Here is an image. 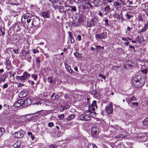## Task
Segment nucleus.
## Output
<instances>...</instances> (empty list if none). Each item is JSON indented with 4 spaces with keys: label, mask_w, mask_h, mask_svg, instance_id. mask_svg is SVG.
Wrapping results in <instances>:
<instances>
[{
    "label": "nucleus",
    "mask_w": 148,
    "mask_h": 148,
    "mask_svg": "<svg viewBox=\"0 0 148 148\" xmlns=\"http://www.w3.org/2000/svg\"><path fill=\"white\" fill-rule=\"evenodd\" d=\"M145 82V79L141 75H137L134 78L133 83L136 87L138 88L142 86Z\"/></svg>",
    "instance_id": "1"
},
{
    "label": "nucleus",
    "mask_w": 148,
    "mask_h": 148,
    "mask_svg": "<svg viewBox=\"0 0 148 148\" xmlns=\"http://www.w3.org/2000/svg\"><path fill=\"white\" fill-rule=\"evenodd\" d=\"M30 77V75L27 72H25L23 74V75L21 76L17 75L16 76V79L18 81H20L21 82H24V81Z\"/></svg>",
    "instance_id": "2"
},
{
    "label": "nucleus",
    "mask_w": 148,
    "mask_h": 148,
    "mask_svg": "<svg viewBox=\"0 0 148 148\" xmlns=\"http://www.w3.org/2000/svg\"><path fill=\"white\" fill-rule=\"evenodd\" d=\"M106 111L108 114H110L112 113L113 111L112 107V103H110L108 104L106 107Z\"/></svg>",
    "instance_id": "3"
},
{
    "label": "nucleus",
    "mask_w": 148,
    "mask_h": 148,
    "mask_svg": "<svg viewBox=\"0 0 148 148\" xmlns=\"http://www.w3.org/2000/svg\"><path fill=\"white\" fill-rule=\"evenodd\" d=\"M91 132L92 135L94 137H95L98 136L99 130L96 127H92Z\"/></svg>",
    "instance_id": "4"
},
{
    "label": "nucleus",
    "mask_w": 148,
    "mask_h": 148,
    "mask_svg": "<svg viewBox=\"0 0 148 148\" xmlns=\"http://www.w3.org/2000/svg\"><path fill=\"white\" fill-rule=\"evenodd\" d=\"M22 131H18L15 132L13 134V136L15 138H20L24 136Z\"/></svg>",
    "instance_id": "5"
},
{
    "label": "nucleus",
    "mask_w": 148,
    "mask_h": 148,
    "mask_svg": "<svg viewBox=\"0 0 148 148\" xmlns=\"http://www.w3.org/2000/svg\"><path fill=\"white\" fill-rule=\"evenodd\" d=\"M90 116L86 114H82L80 116V119L84 121H88L90 119Z\"/></svg>",
    "instance_id": "6"
},
{
    "label": "nucleus",
    "mask_w": 148,
    "mask_h": 148,
    "mask_svg": "<svg viewBox=\"0 0 148 148\" xmlns=\"http://www.w3.org/2000/svg\"><path fill=\"white\" fill-rule=\"evenodd\" d=\"M24 107H27L30 105L32 103V101L30 99L28 98L24 100Z\"/></svg>",
    "instance_id": "7"
},
{
    "label": "nucleus",
    "mask_w": 148,
    "mask_h": 148,
    "mask_svg": "<svg viewBox=\"0 0 148 148\" xmlns=\"http://www.w3.org/2000/svg\"><path fill=\"white\" fill-rule=\"evenodd\" d=\"M22 59L23 60H25L27 55L29 54V51H26L25 50H23L22 51Z\"/></svg>",
    "instance_id": "8"
},
{
    "label": "nucleus",
    "mask_w": 148,
    "mask_h": 148,
    "mask_svg": "<svg viewBox=\"0 0 148 148\" xmlns=\"http://www.w3.org/2000/svg\"><path fill=\"white\" fill-rule=\"evenodd\" d=\"M64 65L67 71L70 73H71L73 72V70L71 69L70 66L65 62H64Z\"/></svg>",
    "instance_id": "9"
},
{
    "label": "nucleus",
    "mask_w": 148,
    "mask_h": 148,
    "mask_svg": "<svg viewBox=\"0 0 148 148\" xmlns=\"http://www.w3.org/2000/svg\"><path fill=\"white\" fill-rule=\"evenodd\" d=\"M126 101L128 103L129 105H130V103L133 101H136V99L134 96H132L131 98L129 99H127Z\"/></svg>",
    "instance_id": "10"
},
{
    "label": "nucleus",
    "mask_w": 148,
    "mask_h": 148,
    "mask_svg": "<svg viewBox=\"0 0 148 148\" xmlns=\"http://www.w3.org/2000/svg\"><path fill=\"white\" fill-rule=\"evenodd\" d=\"M42 16L46 18H49L50 17V15L48 12H44L41 13Z\"/></svg>",
    "instance_id": "11"
},
{
    "label": "nucleus",
    "mask_w": 148,
    "mask_h": 148,
    "mask_svg": "<svg viewBox=\"0 0 148 148\" xmlns=\"http://www.w3.org/2000/svg\"><path fill=\"white\" fill-rule=\"evenodd\" d=\"M127 135H123L121 134L115 137V138H120V140H121L123 138H125L127 136Z\"/></svg>",
    "instance_id": "12"
},
{
    "label": "nucleus",
    "mask_w": 148,
    "mask_h": 148,
    "mask_svg": "<svg viewBox=\"0 0 148 148\" xmlns=\"http://www.w3.org/2000/svg\"><path fill=\"white\" fill-rule=\"evenodd\" d=\"M7 78V75L6 74H3L0 75V81L1 82H4Z\"/></svg>",
    "instance_id": "13"
},
{
    "label": "nucleus",
    "mask_w": 148,
    "mask_h": 148,
    "mask_svg": "<svg viewBox=\"0 0 148 148\" xmlns=\"http://www.w3.org/2000/svg\"><path fill=\"white\" fill-rule=\"evenodd\" d=\"M148 27V22H147L145 25L144 28L140 31V32H143L146 31Z\"/></svg>",
    "instance_id": "14"
},
{
    "label": "nucleus",
    "mask_w": 148,
    "mask_h": 148,
    "mask_svg": "<svg viewBox=\"0 0 148 148\" xmlns=\"http://www.w3.org/2000/svg\"><path fill=\"white\" fill-rule=\"evenodd\" d=\"M75 116L74 115H73V114L69 116H68L66 118V119L67 121H71V120H72L74 118Z\"/></svg>",
    "instance_id": "15"
},
{
    "label": "nucleus",
    "mask_w": 148,
    "mask_h": 148,
    "mask_svg": "<svg viewBox=\"0 0 148 148\" xmlns=\"http://www.w3.org/2000/svg\"><path fill=\"white\" fill-rule=\"evenodd\" d=\"M18 103L20 105V106H21L22 105V106L24 107V100L23 99H21L20 100H18L17 101Z\"/></svg>",
    "instance_id": "16"
},
{
    "label": "nucleus",
    "mask_w": 148,
    "mask_h": 148,
    "mask_svg": "<svg viewBox=\"0 0 148 148\" xmlns=\"http://www.w3.org/2000/svg\"><path fill=\"white\" fill-rule=\"evenodd\" d=\"M97 21V19L96 18H94L93 19L91 20V23H92L94 25V26H95L96 24V23Z\"/></svg>",
    "instance_id": "17"
},
{
    "label": "nucleus",
    "mask_w": 148,
    "mask_h": 148,
    "mask_svg": "<svg viewBox=\"0 0 148 148\" xmlns=\"http://www.w3.org/2000/svg\"><path fill=\"white\" fill-rule=\"evenodd\" d=\"M74 55L76 57L78 58H82V54L77 52L74 53Z\"/></svg>",
    "instance_id": "18"
},
{
    "label": "nucleus",
    "mask_w": 148,
    "mask_h": 148,
    "mask_svg": "<svg viewBox=\"0 0 148 148\" xmlns=\"http://www.w3.org/2000/svg\"><path fill=\"white\" fill-rule=\"evenodd\" d=\"M88 148H97V146L95 144H89L88 145Z\"/></svg>",
    "instance_id": "19"
},
{
    "label": "nucleus",
    "mask_w": 148,
    "mask_h": 148,
    "mask_svg": "<svg viewBox=\"0 0 148 148\" xmlns=\"http://www.w3.org/2000/svg\"><path fill=\"white\" fill-rule=\"evenodd\" d=\"M21 143L18 141H16L13 145L14 147L15 148L18 147L20 145Z\"/></svg>",
    "instance_id": "20"
},
{
    "label": "nucleus",
    "mask_w": 148,
    "mask_h": 148,
    "mask_svg": "<svg viewBox=\"0 0 148 148\" xmlns=\"http://www.w3.org/2000/svg\"><path fill=\"white\" fill-rule=\"evenodd\" d=\"M87 26L89 27H91L93 26H94V25L92 23H91V21H88L87 23Z\"/></svg>",
    "instance_id": "21"
},
{
    "label": "nucleus",
    "mask_w": 148,
    "mask_h": 148,
    "mask_svg": "<svg viewBox=\"0 0 148 148\" xmlns=\"http://www.w3.org/2000/svg\"><path fill=\"white\" fill-rule=\"evenodd\" d=\"M113 4L114 6H122L121 3H119L117 2H115L113 3Z\"/></svg>",
    "instance_id": "22"
},
{
    "label": "nucleus",
    "mask_w": 148,
    "mask_h": 148,
    "mask_svg": "<svg viewBox=\"0 0 148 148\" xmlns=\"http://www.w3.org/2000/svg\"><path fill=\"white\" fill-rule=\"evenodd\" d=\"M100 39H104L107 35V34L106 33H103L100 34Z\"/></svg>",
    "instance_id": "23"
},
{
    "label": "nucleus",
    "mask_w": 148,
    "mask_h": 148,
    "mask_svg": "<svg viewBox=\"0 0 148 148\" xmlns=\"http://www.w3.org/2000/svg\"><path fill=\"white\" fill-rule=\"evenodd\" d=\"M31 56L30 55V53L27 55L26 58L25 59L27 60L29 62H30L31 61Z\"/></svg>",
    "instance_id": "24"
},
{
    "label": "nucleus",
    "mask_w": 148,
    "mask_h": 148,
    "mask_svg": "<svg viewBox=\"0 0 148 148\" xmlns=\"http://www.w3.org/2000/svg\"><path fill=\"white\" fill-rule=\"evenodd\" d=\"M42 113V115H46L48 114H49L50 113V112L49 111H43Z\"/></svg>",
    "instance_id": "25"
},
{
    "label": "nucleus",
    "mask_w": 148,
    "mask_h": 148,
    "mask_svg": "<svg viewBox=\"0 0 148 148\" xmlns=\"http://www.w3.org/2000/svg\"><path fill=\"white\" fill-rule=\"evenodd\" d=\"M58 117L60 120H62L64 118V116L63 114H60L58 116Z\"/></svg>",
    "instance_id": "26"
},
{
    "label": "nucleus",
    "mask_w": 148,
    "mask_h": 148,
    "mask_svg": "<svg viewBox=\"0 0 148 148\" xmlns=\"http://www.w3.org/2000/svg\"><path fill=\"white\" fill-rule=\"evenodd\" d=\"M47 80L51 84L53 83L54 81L52 79V77H49L47 78Z\"/></svg>",
    "instance_id": "27"
},
{
    "label": "nucleus",
    "mask_w": 148,
    "mask_h": 148,
    "mask_svg": "<svg viewBox=\"0 0 148 148\" xmlns=\"http://www.w3.org/2000/svg\"><path fill=\"white\" fill-rule=\"evenodd\" d=\"M143 124L145 126H148V119H145L143 121Z\"/></svg>",
    "instance_id": "28"
},
{
    "label": "nucleus",
    "mask_w": 148,
    "mask_h": 148,
    "mask_svg": "<svg viewBox=\"0 0 148 148\" xmlns=\"http://www.w3.org/2000/svg\"><path fill=\"white\" fill-rule=\"evenodd\" d=\"M138 102H133L130 104V106L132 108H133L135 106H138Z\"/></svg>",
    "instance_id": "29"
},
{
    "label": "nucleus",
    "mask_w": 148,
    "mask_h": 148,
    "mask_svg": "<svg viewBox=\"0 0 148 148\" xmlns=\"http://www.w3.org/2000/svg\"><path fill=\"white\" fill-rule=\"evenodd\" d=\"M4 132V130L3 128H0V136L2 135Z\"/></svg>",
    "instance_id": "30"
},
{
    "label": "nucleus",
    "mask_w": 148,
    "mask_h": 148,
    "mask_svg": "<svg viewBox=\"0 0 148 148\" xmlns=\"http://www.w3.org/2000/svg\"><path fill=\"white\" fill-rule=\"evenodd\" d=\"M104 9L105 11L109 12L110 9L109 6V5L107 6L106 7L104 8Z\"/></svg>",
    "instance_id": "31"
},
{
    "label": "nucleus",
    "mask_w": 148,
    "mask_h": 148,
    "mask_svg": "<svg viewBox=\"0 0 148 148\" xmlns=\"http://www.w3.org/2000/svg\"><path fill=\"white\" fill-rule=\"evenodd\" d=\"M96 103H97V102L96 101H93L92 103L90 106L96 107Z\"/></svg>",
    "instance_id": "32"
},
{
    "label": "nucleus",
    "mask_w": 148,
    "mask_h": 148,
    "mask_svg": "<svg viewBox=\"0 0 148 148\" xmlns=\"http://www.w3.org/2000/svg\"><path fill=\"white\" fill-rule=\"evenodd\" d=\"M126 16L127 17V18L128 19H130L131 17H132L133 16L132 15L129 14H126Z\"/></svg>",
    "instance_id": "33"
},
{
    "label": "nucleus",
    "mask_w": 148,
    "mask_h": 148,
    "mask_svg": "<svg viewBox=\"0 0 148 148\" xmlns=\"http://www.w3.org/2000/svg\"><path fill=\"white\" fill-rule=\"evenodd\" d=\"M14 105L15 106L17 107H19L21 106L20 105L18 102L17 101H16L14 104Z\"/></svg>",
    "instance_id": "34"
},
{
    "label": "nucleus",
    "mask_w": 148,
    "mask_h": 148,
    "mask_svg": "<svg viewBox=\"0 0 148 148\" xmlns=\"http://www.w3.org/2000/svg\"><path fill=\"white\" fill-rule=\"evenodd\" d=\"M32 78H33L35 80H36L37 79V75H32Z\"/></svg>",
    "instance_id": "35"
},
{
    "label": "nucleus",
    "mask_w": 148,
    "mask_h": 148,
    "mask_svg": "<svg viewBox=\"0 0 148 148\" xmlns=\"http://www.w3.org/2000/svg\"><path fill=\"white\" fill-rule=\"evenodd\" d=\"M95 107L90 106L89 107V109L90 110H92V111H94L95 110Z\"/></svg>",
    "instance_id": "36"
},
{
    "label": "nucleus",
    "mask_w": 148,
    "mask_h": 148,
    "mask_svg": "<svg viewBox=\"0 0 148 148\" xmlns=\"http://www.w3.org/2000/svg\"><path fill=\"white\" fill-rule=\"evenodd\" d=\"M54 125V123L53 122H50L48 123V125L49 127H52Z\"/></svg>",
    "instance_id": "37"
},
{
    "label": "nucleus",
    "mask_w": 148,
    "mask_h": 148,
    "mask_svg": "<svg viewBox=\"0 0 148 148\" xmlns=\"http://www.w3.org/2000/svg\"><path fill=\"white\" fill-rule=\"evenodd\" d=\"M138 20L140 21H143V18H142L141 16H138Z\"/></svg>",
    "instance_id": "38"
},
{
    "label": "nucleus",
    "mask_w": 148,
    "mask_h": 148,
    "mask_svg": "<svg viewBox=\"0 0 148 148\" xmlns=\"http://www.w3.org/2000/svg\"><path fill=\"white\" fill-rule=\"evenodd\" d=\"M74 11H75L76 10V8L75 7L73 6H69Z\"/></svg>",
    "instance_id": "39"
},
{
    "label": "nucleus",
    "mask_w": 148,
    "mask_h": 148,
    "mask_svg": "<svg viewBox=\"0 0 148 148\" xmlns=\"http://www.w3.org/2000/svg\"><path fill=\"white\" fill-rule=\"evenodd\" d=\"M56 146V145H52L49 146V148H55Z\"/></svg>",
    "instance_id": "40"
},
{
    "label": "nucleus",
    "mask_w": 148,
    "mask_h": 148,
    "mask_svg": "<svg viewBox=\"0 0 148 148\" xmlns=\"http://www.w3.org/2000/svg\"><path fill=\"white\" fill-rule=\"evenodd\" d=\"M33 52L34 53H37L39 52V51L38 50H36L35 49H33Z\"/></svg>",
    "instance_id": "41"
},
{
    "label": "nucleus",
    "mask_w": 148,
    "mask_h": 148,
    "mask_svg": "<svg viewBox=\"0 0 148 148\" xmlns=\"http://www.w3.org/2000/svg\"><path fill=\"white\" fill-rule=\"evenodd\" d=\"M8 87V84H5L3 86V88H6Z\"/></svg>",
    "instance_id": "42"
},
{
    "label": "nucleus",
    "mask_w": 148,
    "mask_h": 148,
    "mask_svg": "<svg viewBox=\"0 0 148 148\" xmlns=\"http://www.w3.org/2000/svg\"><path fill=\"white\" fill-rule=\"evenodd\" d=\"M69 35V37H70V40L71 41V42H72V40H73V41H74V39L73 38V36L71 35V34Z\"/></svg>",
    "instance_id": "43"
},
{
    "label": "nucleus",
    "mask_w": 148,
    "mask_h": 148,
    "mask_svg": "<svg viewBox=\"0 0 148 148\" xmlns=\"http://www.w3.org/2000/svg\"><path fill=\"white\" fill-rule=\"evenodd\" d=\"M77 37L78 41H80L81 40V36L79 35L77 36Z\"/></svg>",
    "instance_id": "44"
},
{
    "label": "nucleus",
    "mask_w": 148,
    "mask_h": 148,
    "mask_svg": "<svg viewBox=\"0 0 148 148\" xmlns=\"http://www.w3.org/2000/svg\"><path fill=\"white\" fill-rule=\"evenodd\" d=\"M64 110V106H61L60 108V111L62 112Z\"/></svg>",
    "instance_id": "45"
},
{
    "label": "nucleus",
    "mask_w": 148,
    "mask_h": 148,
    "mask_svg": "<svg viewBox=\"0 0 148 148\" xmlns=\"http://www.w3.org/2000/svg\"><path fill=\"white\" fill-rule=\"evenodd\" d=\"M142 72L144 73L145 74H146L147 73V70L146 69H145L144 70H141Z\"/></svg>",
    "instance_id": "46"
},
{
    "label": "nucleus",
    "mask_w": 148,
    "mask_h": 148,
    "mask_svg": "<svg viewBox=\"0 0 148 148\" xmlns=\"http://www.w3.org/2000/svg\"><path fill=\"white\" fill-rule=\"evenodd\" d=\"M13 51L16 54H18V50H15L14 49H13Z\"/></svg>",
    "instance_id": "47"
},
{
    "label": "nucleus",
    "mask_w": 148,
    "mask_h": 148,
    "mask_svg": "<svg viewBox=\"0 0 148 148\" xmlns=\"http://www.w3.org/2000/svg\"><path fill=\"white\" fill-rule=\"evenodd\" d=\"M105 24L106 25H108V19H106L105 20Z\"/></svg>",
    "instance_id": "48"
},
{
    "label": "nucleus",
    "mask_w": 148,
    "mask_h": 148,
    "mask_svg": "<svg viewBox=\"0 0 148 148\" xmlns=\"http://www.w3.org/2000/svg\"><path fill=\"white\" fill-rule=\"evenodd\" d=\"M96 48L97 49H99V48H101L102 49H104V47H101L100 45H97L96 46Z\"/></svg>",
    "instance_id": "49"
},
{
    "label": "nucleus",
    "mask_w": 148,
    "mask_h": 148,
    "mask_svg": "<svg viewBox=\"0 0 148 148\" xmlns=\"http://www.w3.org/2000/svg\"><path fill=\"white\" fill-rule=\"evenodd\" d=\"M95 37L96 38H100V34H96L95 35Z\"/></svg>",
    "instance_id": "50"
},
{
    "label": "nucleus",
    "mask_w": 148,
    "mask_h": 148,
    "mask_svg": "<svg viewBox=\"0 0 148 148\" xmlns=\"http://www.w3.org/2000/svg\"><path fill=\"white\" fill-rule=\"evenodd\" d=\"M99 77H102V78L104 79H105L106 77H105V76H103L102 74H99Z\"/></svg>",
    "instance_id": "51"
},
{
    "label": "nucleus",
    "mask_w": 148,
    "mask_h": 148,
    "mask_svg": "<svg viewBox=\"0 0 148 148\" xmlns=\"http://www.w3.org/2000/svg\"><path fill=\"white\" fill-rule=\"evenodd\" d=\"M127 2L129 3L130 4H132L133 3L132 1H130V0H128L127 1Z\"/></svg>",
    "instance_id": "52"
},
{
    "label": "nucleus",
    "mask_w": 148,
    "mask_h": 148,
    "mask_svg": "<svg viewBox=\"0 0 148 148\" xmlns=\"http://www.w3.org/2000/svg\"><path fill=\"white\" fill-rule=\"evenodd\" d=\"M39 58H40L39 57H38V58H37L36 60V62H37L38 63L40 62V60H39Z\"/></svg>",
    "instance_id": "53"
},
{
    "label": "nucleus",
    "mask_w": 148,
    "mask_h": 148,
    "mask_svg": "<svg viewBox=\"0 0 148 148\" xmlns=\"http://www.w3.org/2000/svg\"><path fill=\"white\" fill-rule=\"evenodd\" d=\"M122 40H123V41H127V39L125 38H124L122 37Z\"/></svg>",
    "instance_id": "54"
},
{
    "label": "nucleus",
    "mask_w": 148,
    "mask_h": 148,
    "mask_svg": "<svg viewBox=\"0 0 148 148\" xmlns=\"http://www.w3.org/2000/svg\"><path fill=\"white\" fill-rule=\"evenodd\" d=\"M58 2L57 1H56V0L52 1V3H57Z\"/></svg>",
    "instance_id": "55"
},
{
    "label": "nucleus",
    "mask_w": 148,
    "mask_h": 148,
    "mask_svg": "<svg viewBox=\"0 0 148 148\" xmlns=\"http://www.w3.org/2000/svg\"><path fill=\"white\" fill-rule=\"evenodd\" d=\"M27 134L28 135H31V136L32 134V132H28Z\"/></svg>",
    "instance_id": "56"
},
{
    "label": "nucleus",
    "mask_w": 148,
    "mask_h": 148,
    "mask_svg": "<svg viewBox=\"0 0 148 148\" xmlns=\"http://www.w3.org/2000/svg\"><path fill=\"white\" fill-rule=\"evenodd\" d=\"M120 1H121V3H122V5L123 4V5H125V2L123 1H122L121 0H120Z\"/></svg>",
    "instance_id": "57"
},
{
    "label": "nucleus",
    "mask_w": 148,
    "mask_h": 148,
    "mask_svg": "<svg viewBox=\"0 0 148 148\" xmlns=\"http://www.w3.org/2000/svg\"><path fill=\"white\" fill-rule=\"evenodd\" d=\"M107 1L108 2L111 3L113 2L114 1L113 0H107Z\"/></svg>",
    "instance_id": "58"
},
{
    "label": "nucleus",
    "mask_w": 148,
    "mask_h": 148,
    "mask_svg": "<svg viewBox=\"0 0 148 148\" xmlns=\"http://www.w3.org/2000/svg\"><path fill=\"white\" fill-rule=\"evenodd\" d=\"M4 72V70L3 69H0V73H3Z\"/></svg>",
    "instance_id": "59"
},
{
    "label": "nucleus",
    "mask_w": 148,
    "mask_h": 148,
    "mask_svg": "<svg viewBox=\"0 0 148 148\" xmlns=\"http://www.w3.org/2000/svg\"><path fill=\"white\" fill-rule=\"evenodd\" d=\"M74 69L75 71H77V72H78L77 68V67H75Z\"/></svg>",
    "instance_id": "60"
},
{
    "label": "nucleus",
    "mask_w": 148,
    "mask_h": 148,
    "mask_svg": "<svg viewBox=\"0 0 148 148\" xmlns=\"http://www.w3.org/2000/svg\"><path fill=\"white\" fill-rule=\"evenodd\" d=\"M31 138L32 139V140H34V136H33L32 134L31 136Z\"/></svg>",
    "instance_id": "61"
},
{
    "label": "nucleus",
    "mask_w": 148,
    "mask_h": 148,
    "mask_svg": "<svg viewBox=\"0 0 148 148\" xmlns=\"http://www.w3.org/2000/svg\"><path fill=\"white\" fill-rule=\"evenodd\" d=\"M31 19H28L27 20V22L28 23L31 21Z\"/></svg>",
    "instance_id": "62"
},
{
    "label": "nucleus",
    "mask_w": 148,
    "mask_h": 148,
    "mask_svg": "<svg viewBox=\"0 0 148 148\" xmlns=\"http://www.w3.org/2000/svg\"><path fill=\"white\" fill-rule=\"evenodd\" d=\"M98 14L101 16H102V12H99Z\"/></svg>",
    "instance_id": "63"
},
{
    "label": "nucleus",
    "mask_w": 148,
    "mask_h": 148,
    "mask_svg": "<svg viewBox=\"0 0 148 148\" xmlns=\"http://www.w3.org/2000/svg\"><path fill=\"white\" fill-rule=\"evenodd\" d=\"M131 29V28L130 27H128L127 28V31H129Z\"/></svg>",
    "instance_id": "64"
}]
</instances>
